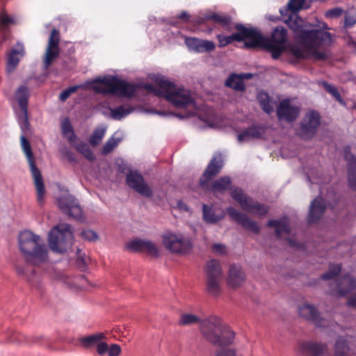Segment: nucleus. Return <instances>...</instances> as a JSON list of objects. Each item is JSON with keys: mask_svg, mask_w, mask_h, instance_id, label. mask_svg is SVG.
I'll list each match as a JSON object with an SVG mask.
<instances>
[{"mask_svg": "<svg viewBox=\"0 0 356 356\" xmlns=\"http://www.w3.org/2000/svg\"><path fill=\"white\" fill-rule=\"evenodd\" d=\"M305 0H289L286 6L280 8L282 20L293 31L299 43L291 45L290 51L298 59L323 60L327 58V54L320 51L318 48L330 46L332 36L330 33L320 29H304L305 21L298 13L305 8Z\"/></svg>", "mask_w": 356, "mask_h": 356, "instance_id": "nucleus-1", "label": "nucleus"}, {"mask_svg": "<svg viewBox=\"0 0 356 356\" xmlns=\"http://www.w3.org/2000/svg\"><path fill=\"white\" fill-rule=\"evenodd\" d=\"M154 82L159 88L152 85L147 86V88L155 95L164 97L173 106L178 108H186L188 106L195 107L194 97L189 90L176 87L173 82L163 76H156Z\"/></svg>", "mask_w": 356, "mask_h": 356, "instance_id": "nucleus-2", "label": "nucleus"}, {"mask_svg": "<svg viewBox=\"0 0 356 356\" xmlns=\"http://www.w3.org/2000/svg\"><path fill=\"white\" fill-rule=\"evenodd\" d=\"M252 41L244 42L248 48L261 47L271 54L273 59H277L284 50V44L288 40L287 30L282 26H278L271 33L272 40L264 37L260 31L252 28Z\"/></svg>", "mask_w": 356, "mask_h": 356, "instance_id": "nucleus-3", "label": "nucleus"}, {"mask_svg": "<svg viewBox=\"0 0 356 356\" xmlns=\"http://www.w3.org/2000/svg\"><path fill=\"white\" fill-rule=\"evenodd\" d=\"M200 330L205 340L218 347L229 346L234 339V332L216 316L204 318Z\"/></svg>", "mask_w": 356, "mask_h": 356, "instance_id": "nucleus-4", "label": "nucleus"}, {"mask_svg": "<svg viewBox=\"0 0 356 356\" xmlns=\"http://www.w3.org/2000/svg\"><path fill=\"white\" fill-rule=\"evenodd\" d=\"M18 240L19 249L27 262L37 266L47 261L48 250L40 236L26 230L19 234Z\"/></svg>", "mask_w": 356, "mask_h": 356, "instance_id": "nucleus-5", "label": "nucleus"}, {"mask_svg": "<svg viewBox=\"0 0 356 356\" xmlns=\"http://www.w3.org/2000/svg\"><path fill=\"white\" fill-rule=\"evenodd\" d=\"M101 85L95 86L96 92L102 94H115L122 97H129L134 95L137 86L120 80L115 76H105L97 79L95 81Z\"/></svg>", "mask_w": 356, "mask_h": 356, "instance_id": "nucleus-6", "label": "nucleus"}, {"mask_svg": "<svg viewBox=\"0 0 356 356\" xmlns=\"http://www.w3.org/2000/svg\"><path fill=\"white\" fill-rule=\"evenodd\" d=\"M74 236L72 227L67 223H60L54 227L48 235L50 249L56 252H65L73 244Z\"/></svg>", "mask_w": 356, "mask_h": 356, "instance_id": "nucleus-7", "label": "nucleus"}, {"mask_svg": "<svg viewBox=\"0 0 356 356\" xmlns=\"http://www.w3.org/2000/svg\"><path fill=\"white\" fill-rule=\"evenodd\" d=\"M21 145L24 153L28 160L31 172L34 179V184L37 191V200L39 204H42L44 200L45 188L40 170L37 168L34 162L33 154L31 145L25 136L21 137Z\"/></svg>", "mask_w": 356, "mask_h": 356, "instance_id": "nucleus-8", "label": "nucleus"}, {"mask_svg": "<svg viewBox=\"0 0 356 356\" xmlns=\"http://www.w3.org/2000/svg\"><path fill=\"white\" fill-rule=\"evenodd\" d=\"M231 196L241 206L242 209L259 217L264 216L269 210V207L253 200L247 196L241 188H234L231 191Z\"/></svg>", "mask_w": 356, "mask_h": 356, "instance_id": "nucleus-9", "label": "nucleus"}, {"mask_svg": "<svg viewBox=\"0 0 356 356\" xmlns=\"http://www.w3.org/2000/svg\"><path fill=\"white\" fill-rule=\"evenodd\" d=\"M164 247L173 253L184 254L190 252L192 244L188 238L181 234L168 232L163 236Z\"/></svg>", "mask_w": 356, "mask_h": 356, "instance_id": "nucleus-10", "label": "nucleus"}, {"mask_svg": "<svg viewBox=\"0 0 356 356\" xmlns=\"http://www.w3.org/2000/svg\"><path fill=\"white\" fill-rule=\"evenodd\" d=\"M320 122L318 113L314 111L307 113L300 122L298 135L304 140L312 138L316 134Z\"/></svg>", "mask_w": 356, "mask_h": 356, "instance_id": "nucleus-11", "label": "nucleus"}, {"mask_svg": "<svg viewBox=\"0 0 356 356\" xmlns=\"http://www.w3.org/2000/svg\"><path fill=\"white\" fill-rule=\"evenodd\" d=\"M59 209L63 213L75 219H81L83 216L82 209L79 202L70 194H63L57 200Z\"/></svg>", "mask_w": 356, "mask_h": 356, "instance_id": "nucleus-12", "label": "nucleus"}, {"mask_svg": "<svg viewBox=\"0 0 356 356\" xmlns=\"http://www.w3.org/2000/svg\"><path fill=\"white\" fill-rule=\"evenodd\" d=\"M235 29L238 32L233 33L231 35L226 36L222 34H218L216 35L218 41V46L220 47H224L234 41H252V36H253L252 28L245 27L242 24H236L235 25Z\"/></svg>", "mask_w": 356, "mask_h": 356, "instance_id": "nucleus-13", "label": "nucleus"}, {"mask_svg": "<svg viewBox=\"0 0 356 356\" xmlns=\"http://www.w3.org/2000/svg\"><path fill=\"white\" fill-rule=\"evenodd\" d=\"M127 185L136 192L145 197H152L153 192L151 188L145 183L141 174L137 171H130L126 177Z\"/></svg>", "mask_w": 356, "mask_h": 356, "instance_id": "nucleus-14", "label": "nucleus"}, {"mask_svg": "<svg viewBox=\"0 0 356 356\" xmlns=\"http://www.w3.org/2000/svg\"><path fill=\"white\" fill-rule=\"evenodd\" d=\"M59 42V31L57 29H54L51 31V34L49 38L48 44L43 60L44 67L46 70L49 68L52 62L58 58L60 54Z\"/></svg>", "mask_w": 356, "mask_h": 356, "instance_id": "nucleus-15", "label": "nucleus"}, {"mask_svg": "<svg viewBox=\"0 0 356 356\" xmlns=\"http://www.w3.org/2000/svg\"><path fill=\"white\" fill-rule=\"evenodd\" d=\"M222 166L220 155L213 156L200 179V186L204 189H209V182L220 172Z\"/></svg>", "mask_w": 356, "mask_h": 356, "instance_id": "nucleus-16", "label": "nucleus"}, {"mask_svg": "<svg viewBox=\"0 0 356 356\" xmlns=\"http://www.w3.org/2000/svg\"><path fill=\"white\" fill-rule=\"evenodd\" d=\"M298 312L301 316L312 321L318 327H327L333 325L331 319L321 317L318 310L313 305L305 304L299 308Z\"/></svg>", "mask_w": 356, "mask_h": 356, "instance_id": "nucleus-17", "label": "nucleus"}, {"mask_svg": "<svg viewBox=\"0 0 356 356\" xmlns=\"http://www.w3.org/2000/svg\"><path fill=\"white\" fill-rule=\"evenodd\" d=\"M300 113V108L292 104L289 99H283L277 108V115L280 120L292 122L296 120Z\"/></svg>", "mask_w": 356, "mask_h": 356, "instance_id": "nucleus-18", "label": "nucleus"}, {"mask_svg": "<svg viewBox=\"0 0 356 356\" xmlns=\"http://www.w3.org/2000/svg\"><path fill=\"white\" fill-rule=\"evenodd\" d=\"M227 212L232 220L241 225L243 227L254 234L259 233L260 228L259 225L255 221L250 219L247 214L238 211L232 207L227 208Z\"/></svg>", "mask_w": 356, "mask_h": 356, "instance_id": "nucleus-19", "label": "nucleus"}, {"mask_svg": "<svg viewBox=\"0 0 356 356\" xmlns=\"http://www.w3.org/2000/svg\"><path fill=\"white\" fill-rule=\"evenodd\" d=\"M184 42L189 51L196 53L211 52L216 48L213 42L197 38L186 37Z\"/></svg>", "mask_w": 356, "mask_h": 356, "instance_id": "nucleus-20", "label": "nucleus"}, {"mask_svg": "<svg viewBox=\"0 0 356 356\" xmlns=\"http://www.w3.org/2000/svg\"><path fill=\"white\" fill-rule=\"evenodd\" d=\"M246 275L240 266L232 264L228 271L227 285L233 289L240 287L245 282Z\"/></svg>", "mask_w": 356, "mask_h": 356, "instance_id": "nucleus-21", "label": "nucleus"}, {"mask_svg": "<svg viewBox=\"0 0 356 356\" xmlns=\"http://www.w3.org/2000/svg\"><path fill=\"white\" fill-rule=\"evenodd\" d=\"M301 350L309 356H325L328 352L327 343L307 341L301 344Z\"/></svg>", "mask_w": 356, "mask_h": 356, "instance_id": "nucleus-22", "label": "nucleus"}, {"mask_svg": "<svg viewBox=\"0 0 356 356\" xmlns=\"http://www.w3.org/2000/svg\"><path fill=\"white\" fill-rule=\"evenodd\" d=\"M265 129L263 127L252 125L240 133L237 139L238 143L248 142L252 139L261 138L265 134Z\"/></svg>", "mask_w": 356, "mask_h": 356, "instance_id": "nucleus-23", "label": "nucleus"}, {"mask_svg": "<svg viewBox=\"0 0 356 356\" xmlns=\"http://www.w3.org/2000/svg\"><path fill=\"white\" fill-rule=\"evenodd\" d=\"M206 19L211 20L218 24L221 28L226 31H232L233 29V22L231 16L225 14L212 13L205 17Z\"/></svg>", "mask_w": 356, "mask_h": 356, "instance_id": "nucleus-24", "label": "nucleus"}, {"mask_svg": "<svg viewBox=\"0 0 356 356\" xmlns=\"http://www.w3.org/2000/svg\"><path fill=\"white\" fill-rule=\"evenodd\" d=\"M325 202L321 197L315 198L310 204L309 213V222L310 223L318 220L325 211Z\"/></svg>", "mask_w": 356, "mask_h": 356, "instance_id": "nucleus-25", "label": "nucleus"}, {"mask_svg": "<svg viewBox=\"0 0 356 356\" xmlns=\"http://www.w3.org/2000/svg\"><path fill=\"white\" fill-rule=\"evenodd\" d=\"M24 54V49L19 42L17 44V48L13 49L8 55L7 60L6 70L8 72H12L17 66L20 58Z\"/></svg>", "mask_w": 356, "mask_h": 356, "instance_id": "nucleus-26", "label": "nucleus"}, {"mask_svg": "<svg viewBox=\"0 0 356 356\" xmlns=\"http://www.w3.org/2000/svg\"><path fill=\"white\" fill-rule=\"evenodd\" d=\"M207 279H222V270L218 261L211 259L207 261L205 266Z\"/></svg>", "mask_w": 356, "mask_h": 356, "instance_id": "nucleus-27", "label": "nucleus"}, {"mask_svg": "<svg viewBox=\"0 0 356 356\" xmlns=\"http://www.w3.org/2000/svg\"><path fill=\"white\" fill-rule=\"evenodd\" d=\"M106 338V334L104 332H99L82 337L79 339V341L83 348L90 349L96 346L99 341L105 339Z\"/></svg>", "mask_w": 356, "mask_h": 356, "instance_id": "nucleus-28", "label": "nucleus"}, {"mask_svg": "<svg viewBox=\"0 0 356 356\" xmlns=\"http://www.w3.org/2000/svg\"><path fill=\"white\" fill-rule=\"evenodd\" d=\"M337 285L338 294L343 296L356 287V280L349 275L344 276Z\"/></svg>", "mask_w": 356, "mask_h": 356, "instance_id": "nucleus-29", "label": "nucleus"}, {"mask_svg": "<svg viewBox=\"0 0 356 356\" xmlns=\"http://www.w3.org/2000/svg\"><path fill=\"white\" fill-rule=\"evenodd\" d=\"M267 226L275 228V233L277 238H280L284 233L289 234L290 232L287 218H283L279 220H270L267 223Z\"/></svg>", "mask_w": 356, "mask_h": 356, "instance_id": "nucleus-30", "label": "nucleus"}, {"mask_svg": "<svg viewBox=\"0 0 356 356\" xmlns=\"http://www.w3.org/2000/svg\"><path fill=\"white\" fill-rule=\"evenodd\" d=\"M29 97V89L26 86H19L15 92V97L22 113H26Z\"/></svg>", "mask_w": 356, "mask_h": 356, "instance_id": "nucleus-31", "label": "nucleus"}, {"mask_svg": "<svg viewBox=\"0 0 356 356\" xmlns=\"http://www.w3.org/2000/svg\"><path fill=\"white\" fill-rule=\"evenodd\" d=\"M225 86L240 92L245 90V84L241 76L235 73L230 74L227 79Z\"/></svg>", "mask_w": 356, "mask_h": 356, "instance_id": "nucleus-32", "label": "nucleus"}, {"mask_svg": "<svg viewBox=\"0 0 356 356\" xmlns=\"http://www.w3.org/2000/svg\"><path fill=\"white\" fill-rule=\"evenodd\" d=\"M222 211L216 214L211 207L203 204V218L204 220L209 223H216L224 218Z\"/></svg>", "mask_w": 356, "mask_h": 356, "instance_id": "nucleus-33", "label": "nucleus"}, {"mask_svg": "<svg viewBox=\"0 0 356 356\" xmlns=\"http://www.w3.org/2000/svg\"><path fill=\"white\" fill-rule=\"evenodd\" d=\"M349 346L344 337H339L334 344V356H348Z\"/></svg>", "mask_w": 356, "mask_h": 356, "instance_id": "nucleus-34", "label": "nucleus"}, {"mask_svg": "<svg viewBox=\"0 0 356 356\" xmlns=\"http://www.w3.org/2000/svg\"><path fill=\"white\" fill-rule=\"evenodd\" d=\"M222 279H207V291L211 296H218L221 292Z\"/></svg>", "mask_w": 356, "mask_h": 356, "instance_id": "nucleus-35", "label": "nucleus"}, {"mask_svg": "<svg viewBox=\"0 0 356 356\" xmlns=\"http://www.w3.org/2000/svg\"><path fill=\"white\" fill-rule=\"evenodd\" d=\"M231 186V179L228 177H222L216 180L211 186L213 192L223 193L229 188Z\"/></svg>", "mask_w": 356, "mask_h": 356, "instance_id": "nucleus-36", "label": "nucleus"}, {"mask_svg": "<svg viewBox=\"0 0 356 356\" xmlns=\"http://www.w3.org/2000/svg\"><path fill=\"white\" fill-rule=\"evenodd\" d=\"M134 109L129 106L122 105L111 110V115L112 118L120 120L124 117L131 113Z\"/></svg>", "mask_w": 356, "mask_h": 356, "instance_id": "nucleus-37", "label": "nucleus"}, {"mask_svg": "<svg viewBox=\"0 0 356 356\" xmlns=\"http://www.w3.org/2000/svg\"><path fill=\"white\" fill-rule=\"evenodd\" d=\"M202 320L203 319L194 314H183L179 318V324L180 325L186 326L199 323L200 325Z\"/></svg>", "mask_w": 356, "mask_h": 356, "instance_id": "nucleus-38", "label": "nucleus"}, {"mask_svg": "<svg viewBox=\"0 0 356 356\" xmlns=\"http://www.w3.org/2000/svg\"><path fill=\"white\" fill-rule=\"evenodd\" d=\"M258 100L263 111L268 114L273 111V106L271 104L269 96L266 93H260L258 96Z\"/></svg>", "mask_w": 356, "mask_h": 356, "instance_id": "nucleus-39", "label": "nucleus"}, {"mask_svg": "<svg viewBox=\"0 0 356 356\" xmlns=\"http://www.w3.org/2000/svg\"><path fill=\"white\" fill-rule=\"evenodd\" d=\"M343 156L348 163V171L356 170V156L350 152V147L349 146L343 148Z\"/></svg>", "mask_w": 356, "mask_h": 356, "instance_id": "nucleus-40", "label": "nucleus"}, {"mask_svg": "<svg viewBox=\"0 0 356 356\" xmlns=\"http://www.w3.org/2000/svg\"><path fill=\"white\" fill-rule=\"evenodd\" d=\"M78 152L82 154L88 160L94 161L95 155L89 147L88 145L85 143H81L76 147Z\"/></svg>", "mask_w": 356, "mask_h": 356, "instance_id": "nucleus-41", "label": "nucleus"}, {"mask_svg": "<svg viewBox=\"0 0 356 356\" xmlns=\"http://www.w3.org/2000/svg\"><path fill=\"white\" fill-rule=\"evenodd\" d=\"M106 133L105 128H97L95 129L92 134L90 136L89 142L91 145L95 146L99 144L104 138Z\"/></svg>", "mask_w": 356, "mask_h": 356, "instance_id": "nucleus-42", "label": "nucleus"}, {"mask_svg": "<svg viewBox=\"0 0 356 356\" xmlns=\"http://www.w3.org/2000/svg\"><path fill=\"white\" fill-rule=\"evenodd\" d=\"M120 141V138H110L102 147V154L106 155L112 152L118 145Z\"/></svg>", "mask_w": 356, "mask_h": 356, "instance_id": "nucleus-43", "label": "nucleus"}, {"mask_svg": "<svg viewBox=\"0 0 356 356\" xmlns=\"http://www.w3.org/2000/svg\"><path fill=\"white\" fill-rule=\"evenodd\" d=\"M145 241V240L139 239V238L131 241L127 243L126 248L128 250L135 252H143Z\"/></svg>", "mask_w": 356, "mask_h": 356, "instance_id": "nucleus-44", "label": "nucleus"}, {"mask_svg": "<svg viewBox=\"0 0 356 356\" xmlns=\"http://www.w3.org/2000/svg\"><path fill=\"white\" fill-rule=\"evenodd\" d=\"M143 252H146L148 254L154 257L159 255V249L157 246L150 241L145 240L143 245Z\"/></svg>", "mask_w": 356, "mask_h": 356, "instance_id": "nucleus-45", "label": "nucleus"}, {"mask_svg": "<svg viewBox=\"0 0 356 356\" xmlns=\"http://www.w3.org/2000/svg\"><path fill=\"white\" fill-rule=\"evenodd\" d=\"M322 85L325 89L331 94L339 102H342V98L337 88L333 85L329 84L325 81L322 82Z\"/></svg>", "mask_w": 356, "mask_h": 356, "instance_id": "nucleus-46", "label": "nucleus"}, {"mask_svg": "<svg viewBox=\"0 0 356 356\" xmlns=\"http://www.w3.org/2000/svg\"><path fill=\"white\" fill-rule=\"evenodd\" d=\"M341 272V266L335 265L332 266L327 272L321 275V278L325 280H331L336 277Z\"/></svg>", "mask_w": 356, "mask_h": 356, "instance_id": "nucleus-47", "label": "nucleus"}, {"mask_svg": "<svg viewBox=\"0 0 356 356\" xmlns=\"http://www.w3.org/2000/svg\"><path fill=\"white\" fill-rule=\"evenodd\" d=\"M80 235L83 239L90 242L96 241L99 238L97 234L91 229L83 230Z\"/></svg>", "mask_w": 356, "mask_h": 356, "instance_id": "nucleus-48", "label": "nucleus"}, {"mask_svg": "<svg viewBox=\"0 0 356 356\" xmlns=\"http://www.w3.org/2000/svg\"><path fill=\"white\" fill-rule=\"evenodd\" d=\"M13 23L14 19L11 17L6 13H1L0 15V30L4 31L8 24Z\"/></svg>", "mask_w": 356, "mask_h": 356, "instance_id": "nucleus-49", "label": "nucleus"}, {"mask_svg": "<svg viewBox=\"0 0 356 356\" xmlns=\"http://www.w3.org/2000/svg\"><path fill=\"white\" fill-rule=\"evenodd\" d=\"M343 13V10L341 8L336 7L328 10L325 13V17L329 19H334L340 17Z\"/></svg>", "mask_w": 356, "mask_h": 356, "instance_id": "nucleus-50", "label": "nucleus"}, {"mask_svg": "<svg viewBox=\"0 0 356 356\" xmlns=\"http://www.w3.org/2000/svg\"><path fill=\"white\" fill-rule=\"evenodd\" d=\"M348 178L349 186L356 191V170H348Z\"/></svg>", "mask_w": 356, "mask_h": 356, "instance_id": "nucleus-51", "label": "nucleus"}, {"mask_svg": "<svg viewBox=\"0 0 356 356\" xmlns=\"http://www.w3.org/2000/svg\"><path fill=\"white\" fill-rule=\"evenodd\" d=\"M356 23V18L353 15L346 14L344 18L343 27L346 29H350L353 27Z\"/></svg>", "mask_w": 356, "mask_h": 356, "instance_id": "nucleus-52", "label": "nucleus"}, {"mask_svg": "<svg viewBox=\"0 0 356 356\" xmlns=\"http://www.w3.org/2000/svg\"><path fill=\"white\" fill-rule=\"evenodd\" d=\"M97 347V353L99 355H104L105 353H108V345L106 342H103L102 341H99Z\"/></svg>", "mask_w": 356, "mask_h": 356, "instance_id": "nucleus-53", "label": "nucleus"}, {"mask_svg": "<svg viewBox=\"0 0 356 356\" xmlns=\"http://www.w3.org/2000/svg\"><path fill=\"white\" fill-rule=\"evenodd\" d=\"M121 353V348L118 344L113 343L108 347V356H118Z\"/></svg>", "mask_w": 356, "mask_h": 356, "instance_id": "nucleus-54", "label": "nucleus"}, {"mask_svg": "<svg viewBox=\"0 0 356 356\" xmlns=\"http://www.w3.org/2000/svg\"><path fill=\"white\" fill-rule=\"evenodd\" d=\"M87 264L86 255L84 253H82L81 251L78 249L77 250V265L80 268L85 267Z\"/></svg>", "mask_w": 356, "mask_h": 356, "instance_id": "nucleus-55", "label": "nucleus"}, {"mask_svg": "<svg viewBox=\"0 0 356 356\" xmlns=\"http://www.w3.org/2000/svg\"><path fill=\"white\" fill-rule=\"evenodd\" d=\"M62 130L63 134H67L68 133H71L73 136H74L71 123L68 119H66L63 122Z\"/></svg>", "mask_w": 356, "mask_h": 356, "instance_id": "nucleus-56", "label": "nucleus"}, {"mask_svg": "<svg viewBox=\"0 0 356 356\" xmlns=\"http://www.w3.org/2000/svg\"><path fill=\"white\" fill-rule=\"evenodd\" d=\"M215 356H236V353L234 350L232 348H222L216 352Z\"/></svg>", "mask_w": 356, "mask_h": 356, "instance_id": "nucleus-57", "label": "nucleus"}, {"mask_svg": "<svg viewBox=\"0 0 356 356\" xmlns=\"http://www.w3.org/2000/svg\"><path fill=\"white\" fill-rule=\"evenodd\" d=\"M34 342L40 343L43 346H48V344L51 342V340L49 337L45 336L40 335L34 337Z\"/></svg>", "mask_w": 356, "mask_h": 356, "instance_id": "nucleus-58", "label": "nucleus"}, {"mask_svg": "<svg viewBox=\"0 0 356 356\" xmlns=\"http://www.w3.org/2000/svg\"><path fill=\"white\" fill-rule=\"evenodd\" d=\"M225 249V246L221 243H215L212 247L213 251L218 254H224Z\"/></svg>", "mask_w": 356, "mask_h": 356, "instance_id": "nucleus-59", "label": "nucleus"}, {"mask_svg": "<svg viewBox=\"0 0 356 356\" xmlns=\"http://www.w3.org/2000/svg\"><path fill=\"white\" fill-rule=\"evenodd\" d=\"M23 113V118H22V122H21V128L22 130H25L29 129V122L28 120V109H26V113Z\"/></svg>", "mask_w": 356, "mask_h": 356, "instance_id": "nucleus-60", "label": "nucleus"}, {"mask_svg": "<svg viewBox=\"0 0 356 356\" xmlns=\"http://www.w3.org/2000/svg\"><path fill=\"white\" fill-rule=\"evenodd\" d=\"M63 154H65L66 158L70 161H75V157H74V154L69 149H65Z\"/></svg>", "mask_w": 356, "mask_h": 356, "instance_id": "nucleus-61", "label": "nucleus"}, {"mask_svg": "<svg viewBox=\"0 0 356 356\" xmlns=\"http://www.w3.org/2000/svg\"><path fill=\"white\" fill-rule=\"evenodd\" d=\"M70 95L69 94V92L67 90H65L61 92L59 98L61 101H65L70 97Z\"/></svg>", "mask_w": 356, "mask_h": 356, "instance_id": "nucleus-62", "label": "nucleus"}, {"mask_svg": "<svg viewBox=\"0 0 356 356\" xmlns=\"http://www.w3.org/2000/svg\"><path fill=\"white\" fill-rule=\"evenodd\" d=\"M178 18L183 20V21H188L189 19V15L186 11H183L180 15L178 16Z\"/></svg>", "mask_w": 356, "mask_h": 356, "instance_id": "nucleus-63", "label": "nucleus"}, {"mask_svg": "<svg viewBox=\"0 0 356 356\" xmlns=\"http://www.w3.org/2000/svg\"><path fill=\"white\" fill-rule=\"evenodd\" d=\"M347 304L348 305L356 307V294L348 301Z\"/></svg>", "mask_w": 356, "mask_h": 356, "instance_id": "nucleus-64", "label": "nucleus"}]
</instances>
